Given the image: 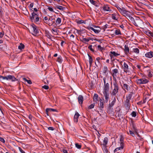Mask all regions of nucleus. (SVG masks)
<instances>
[{
    "label": "nucleus",
    "mask_w": 153,
    "mask_h": 153,
    "mask_svg": "<svg viewBox=\"0 0 153 153\" xmlns=\"http://www.w3.org/2000/svg\"><path fill=\"white\" fill-rule=\"evenodd\" d=\"M116 7L122 15L127 18H130L131 15L130 12L126 10L124 7L120 8L118 6Z\"/></svg>",
    "instance_id": "nucleus-1"
},
{
    "label": "nucleus",
    "mask_w": 153,
    "mask_h": 153,
    "mask_svg": "<svg viewBox=\"0 0 153 153\" xmlns=\"http://www.w3.org/2000/svg\"><path fill=\"white\" fill-rule=\"evenodd\" d=\"M4 80H6L7 81L11 80L13 82L17 81V79L14 76L10 75L5 76H0V80L2 81Z\"/></svg>",
    "instance_id": "nucleus-2"
},
{
    "label": "nucleus",
    "mask_w": 153,
    "mask_h": 153,
    "mask_svg": "<svg viewBox=\"0 0 153 153\" xmlns=\"http://www.w3.org/2000/svg\"><path fill=\"white\" fill-rule=\"evenodd\" d=\"M30 30L33 35H36L39 33L38 27L33 24L30 25Z\"/></svg>",
    "instance_id": "nucleus-3"
},
{
    "label": "nucleus",
    "mask_w": 153,
    "mask_h": 153,
    "mask_svg": "<svg viewBox=\"0 0 153 153\" xmlns=\"http://www.w3.org/2000/svg\"><path fill=\"white\" fill-rule=\"evenodd\" d=\"M104 75L105 76L103 77V79L104 84L108 83V81L111 80V76L109 75L108 73H104Z\"/></svg>",
    "instance_id": "nucleus-4"
},
{
    "label": "nucleus",
    "mask_w": 153,
    "mask_h": 153,
    "mask_svg": "<svg viewBox=\"0 0 153 153\" xmlns=\"http://www.w3.org/2000/svg\"><path fill=\"white\" fill-rule=\"evenodd\" d=\"M136 82L137 84L140 85L147 83L149 82V80L146 78H142L137 79L136 80Z\"/></svg>",
    "instance_id": "nucleus-5"
},
{
    "label": "nucleus",
    "mask_w": 153,
    "mask_h": 153,
    "mask_svg": "<svg viewBox=\"0 0 153 153\" xmlns=\"http://www.w3.org/2000/svg\"><path fill=\"white\" fill-rule=\"evenodd\" d=\"M131 97V95L130 94L126 96V100L124 104V106L125 107L128 108L129 107V105H130L129 102Z\"/></svg>",
    "instance_id": "nucleus-6"
},
{
    "label": "nucleus",
    "mask_w": 153,
    "mask_h": 153,
    "mask_svg": "<svg viewBox=\"0 0 153 153\" xmlns=\"http://www.w3.org/2000/svg\"><path fill=\"white\" fill-rule=\"evenodd\" d=\"M114 88L112 90V92L111 93L112 95L114 96L118 93L119 89V88L118 85L116 83H114L113 84Z\"/></svg>",
    "instance_id": "nucleus-7"
},
{
    "label": "nucleus",
    "mask_w": 153,
    "mask_h": 153,
    "mask_svg": "<svg viewBox=\"0 0 153 153\" xmlns=\"http://www.w3.org/2000/svg\"><path fill=\"white\" fill-rule=\"evenodd\" d=\"M109 84L107 83L106 84H104V85L103 92V94L109 93Z\"/></svg>",
    "instance_id": "nucleus-8"
},
{
    "label": "nucleus",
    "mask_w": 153,
    "mask_h": 153,
    "mask_svg": "<svg viewBox=\"0 0 153 153\" xmlns=\"http://www.w3.org/2000/svg\"><path fill=\"white\" fill-rule=\"evenodd\" d=\"M119 14L117 12L113 13L111 15V17L113 20L117 21L119 18Z\"/></svg>",
    "instance_id": "nucleus-9"
},
{
    "label": "nucleus",
    "mask_w": 153,
    "mask_h": 153,
    "mask_svg": "<svg viewBox=\"0 0 153 153\" xmlns=\"http://www.w3.org/2000/svg\"><path fill=\"white\" fill-rule=\"evenodd\" d=\"M110 56L111 58H112L114 56H117L120 55V53L117 51L116 52L114 51H111L110 52Z\"/></svg>",
    "instance_id": "nucleus-10"
},
{
    "label": "nucleus",
    "mask_w": 153,
    "mask_h": 153,
    "mask_svg": "<svg viewBox=\"0 0 153 153\" xmlns=\"http://www.w3.org/2000/svg\"><path fill=\"white\" fill-rule=\"evenodd\" d=\"M91 30L94 31L96 33H98L100 32L101 29L99 27H96V29H94L93 27H90Z\"/></svg>",
    "instance_id": "nucleus-11"
},
{
    "label": "nucleus",
    "mask_w": 153,
    "mask_h": 153,
    "mask_svg": "<svg viewBox=\"0 0 153 153\" xmlns=\"http://www.w3.org/2000/svg\"><path fill=\"white\" fill-rule=\"evenodd\" d=\"M101 8L103 10V11H111L109 7L107 5H103L101 7Z\"/></svg>",
    "instance_id": "nucleus-12"
},
{
    "label": "nucleus",
    "mask_w": 153,
    "mask_h": 153,
    "mask_svg": "<svg viewBox=\"0 0 153 153\" xmlns=\"http://www.w3.org/2000/svg\"><path fill=\"white\" fill-rule=\"evenodd\" d=\"M145 56L146 57L151 58L153 57V52L150 51L148 52L145 54Z\"/></svg>",
    "instance_id": "nucleus-13"
},
{
    "label": "nucleus",
    "mask_w": 153,
    "mask_h": 153,
    "mask_svg": "<svg viewBox=\"0 0 153 153\" xmlns=\"http://www.w3.org/2000/svg\"><path fill=\"white\" fill-rule=\"evenodd\" d=\"M108 138L107 137H105L104 138L103 143L101 144V145L102 146H107V144L108 143Z\"/></svg>",
    "instance_id": "nucleus-14"
},
{
    "label": "nucleus",
    "mask_w": 153,
    "mask_h": 153,
    "mask_svg": "<svg viewBox=\"0 0 153 153\" xmlns=\"http://www.w3.org/2000/svg\"><path fill=\"white\" fill-rule=\"evenodd\" d=\"M57 112V111L56 109H53V108H47L46 109V112L48 116V112Z\"/></svg>",
    "instance_id": "nucleus-15"
},
{
    "label": "nucleus",
    "mask_w": 153,
    "mask_h": 153,
    "mask_svg": "<svg viewBox=\"0 0 153 153\" xmlns=\"http://www.w3.org/2000/svg\"><path fill=\"white\" fill-rule=\"evenodd\" d=\"M120 146L119 147L117 148L114 150V152H115L121 149H123V143L122 142L120 143Z\"/></svg>",
    "instance_id": "nucleus-16"
},
{
    "label": "nucleus",
    "mask_w": 153,
    "mask_h": 153,
    "mask_svg": "<svg viewBox=\"0 0 153 153\" xmlns=\"http://www.w3.org/2000/svg\"><path fill=\"white\" fill-rule=\"evenodd\" d=\"M61 19L60 18H58L56 20V25L58 26L61 25Z\"/></svg>",
    "instance_id": "nucleus-17"
},
{
    "label": "nucleus",
    "mask_w": 153,
    "mask_h": 153,
    "mask_svg": "<svg viewBox=\"0 0 153 153\" xmlns=\"http://www.w3.org/2000/svg\"><path fill=\"white\" fill-rule=\"evenodd\" d=\"M79 116V114L77 112L76 113L74 117V121L76 123L77 122Z\"/></svg>",
    "instance_id": "nucleus-18"
},
{
    "label": "nucleus",
    "mask_w": 153,
    "mask_h": 153,
    "mask_svg": "<svg viewBox=\"0 0 153 153\" xmlns=\"http://www.w3.org/2000/svg\"><path fill=\"white\" fill-rule=\"evenodd\" d=\"M118 72V70L117 69H115L112 70V75L114 78L116 77Z\"/></svg>",
    "instance_id": "nucleus-19"
},
{
    "label": "nucleus",
    "mask_w": 153,
    "mask_h": 153,
    "mask_svg": "<svg viewBox=\"0 0 153 153\" xmlns=\"http://www.w3.org/2000/svg\"><path fill=\"white\" fill-rule=\"evenodd\" d=\"M76 23L78 24H85L86 23V20H76Z\"/></svg>",
    "instance_id": "nucleus-20"
},
{
    "label": "nucleus",
    "mask_w": 153,
    "mask_h": 153,
    "mask_svg": "<svg viewBox=\"0 0 153 153\" xmlns=\"http://www.w3.org/2000/svg\"><path fill=\"white\" fill-rule=\"evenodd\" d=\"M78 100L79 104H82L83 101V97L82 95H79L78 98Z\"/></svg>",
    "instance_id": "nucleus-21"
},
{
    "label": "nucleus",
    "mask_w": 153,
    "mask_h": 153,
    "mask_svg": "<svg viewBox=\"0 0 153 153\" xmlns=\"http://www.w3.org/2000/svg\"><path fill=\"white\" fill-rule=\"evenodd\" d=\"M107 147V146H102V148L104 153H108V151Z\"/></svg>",
    "instance_id": "nucleus-22"
},
{
    "label": "nucleus",
    "mask_w": 153,
    "mask_h": 153,
    "mask_svg": "<svg viewBox=\"0 0 153 153\" xmlns=\"http://www.w3.org/2000/svg\"><path fill=\"white\" fill-rule=\"evenodd\" d=\"M55 8L61 10H64L65 9V8L61 6L56 5L55 6Z\"/></svg>",
    "instance_id": "nucleus-23"
},
{
    "label": "nucleus",
    "mask_w": 153,
    "mask_h": 153,
    "mask_svg": "<svg viewBox=\"0 0 153 153\" xmlns=\"http://www.w3.org/2000/svg\"><path fill=\"white\" fill-rule=\"evenodd\" d=\"M123 68L124 71L126 72L128 71V65L125 62H124L123 64Z\"/></svg>",
    "instance_id": "nucleus-24"
},
{
    "label": "nucleus",
    "mask_w": 153,
    "mask_h": 153,
    "mask_svg": "<svg viewBox=\"0 0 153 153\" xmlns=\"http://www.w3.org/2000/svg\"><path fill=\"white\" fill-rule=\"evenodd\" d=\"M144 33L149 36L153 37V34L149 30L145 31Z\"/></svg>",
    "instance_id": "nucleus-25"
},
{
    "label": "nucleus",
    "mask_w": 153,
    "mask_h": 153,
    "mask_svg": "<svg viewBox=\"0 0 153 153\" xmlns=\"http://www.w3.org/2000/svg\"><path fill=\"white\" fill-rule=\"evenodd\" d=\"M93 100L96 102H97V101H98V96L97 94H94V96Z\"/></svg>",
    "instance_id": "nucleus-26"
},
{
    "label": "nucleus",
    "mask_w": 153,
    "mask_h": 153,
    "mask_svg": "<svg viewBox=\"0 0 153 153\" xmlns=\"http://www.w3.org/2000/svg\"><path fill=\"white\" fill-rule=\"evenodd\" d=\"M104 96L105 97V101L106 102H107L108 99H109V93H106V94H103Z\"/></svg>",
    "instance_id": "nucleus-27"
},
{
    "label": "nucleus",
    "mask_w": 153,
    "mask_h": 153,
    "mask_svg": "<svg viewBox=\"0 0 153 153\" xmlns=\"http://www.w3.org/2000/svg\"><path fill=\"white\" fill-rule=\"evenodd\" d=\"M48 10L51 12H54L53 8L51 6H48Z\"/></svg>",
    "instance_id": "nucleus-28"
},
{
    "label": "nucleus",
    "mask_w": 153,
    "mask_h": 153,
    "mask_svg": "<svg viewBox=\"0 0 153 153\" xmlns=\"http://www.w3.org/2000/svg\"><path fill=\"white\" fill-rule=\"evenodd\" d=\"M133 52L136 53L137 54H138L139 53V50L137 48H133Z\"/></svg>",
    "instance_id": "nucleus-29"
},
{
    "label": "nucleus",
    "mask_w": 153,
    "mask_h": 153,
    "mask_svg": "<svg viewBox=\"0 0 153 153\" xmlns=\"http://www.w3.org/2000/svg\"><path fill=\"white\" fill-rule=\"evenodd\" d=\"M99 100H100V106L101 108H103V101L101 99H100Z\"/></svg>",
    "instance_id": "nucleus-30"
},
{
    "label": "nucleus",
    "mask_w": 153,
    "mask_h": 153,
    "mask_svg": "<svg viewBox=\"0 0 153 153\" xmlns=\"http://www.w3.org/2000/svg\"><path fill=\"white\" fill-rule=\"evenodd\" d=\"M23 79L24 80L25 82H26L28 84L30 85L32 84V82L30 80H28L26 79L25 78H23Z\"/></svg>",
    "instance_id": "nucleus-31"
},
{
    "label": "nucleus",
    "mask_w": 153,
    "mask_h": 153,
    "mask_svg": "<svg viewBox=\"0 0 153 153\" xmlns=\"http://www.w3.org/2000/svg\"><path fill=\"white\" fill-rule=\"evenodd\" d=\"M124 51L127 53H128L129 52V49L128 45H126L125 46Z\"/></svg>",
    "instance_id": "nucleus-32"
},
{
    "label": "nucleus",
    "mask_w": 153,
    "mask_h": 153,
    "mask_svg": "<svg viewBox=\"0 0 153 153\" xmlns=\"http://www.w3.org/2000/svg\"><path fill=\"white\" fill-rule=\"evenodd\" d=\"M24 48V45L22 44H20V45L18 46V49L19 50H22Z\"/></svg>",
    "instance_id": "nucleus-33"
},
{
    "label": "nucleus",
    "mask_w": 153,
    "mask_h": 153,
    "mask_svg": "<svg viewBox=\"0 0 153 153\" xmlns=\"http://www.w3.org/2000/svg\"><path fill=\"white\" fill-rule=\"evenodd\" d=\"M147 73H148V76L149 77H151L152 76V74L150 70H148L147 71Z\"/></svg>",
    "instance_id": "nucleus-34"
},
{
    "label": "nucleus",
    "mask_w": 153,
    "mask_h": 153,
    "mask_svg": "<svg viewBox=\"0 0 153 153\" xmlns=\"http://www.w3.org/2000/svg\"><path fill=\"white\" fill-rule=\"evenodd\" d=\"M97 48L98 50L99 51H102L104 49V48L103 47H102L100 45H98L97 46Z\"/></svg>",
    "instance_id": "nucleus-35"
},
{
    "label": "nucleus",
    "mask_w": 153,
    "mask_h": 153,
    "mask_svg": "<svg viewBox=\"0 0 153 153\" xmlns=\"http://www.w3.org/2000/svg\"><path fill=\"white\" fill-rule=\"evenodd\" d=\"M89 63L90 65H91L93 62V59L92 57L90 55H88Z\"/></svg>",
    "instance_id": "nucleus-36"
},
{
    "label": "nucleus",
    "mask_w": 153,
    "mask_h": 153,
    "mask_svg": "<svg viewBox=\"0 0 153 153\" xmlns=\"http://www.w3.org/2000/svg\"><path fill=\"white\" fill-rule=\"evenodd\" d=\"M115 34L116 35H118L121 34V32L120 30L117 29L115 30Z\"/></svg>",
    "instance_id": "nucleus-37"
},
{
    "label": "nucleus",
    "mask_w": 153,
    "mask_h": 153,
    "mask_svg": "<svg viewBox=\"0 0 153 153\" xmlns=\"http://www.w3.org/2000/svg\"><path fill=\"white\" fill-rule=\"evenodd\" d=\"M57 61L59 63H61L62 61V59L61 56L58 57Z\"/></svg>",
    "instance_id": "nucleus-38"
},
{
    "label": "nucleus",
    "mask_w": 153,
    "mask_h": 153,
    "mask_svg": "<svg viewBox=\"0 0 153 153\" xmlns=\"http://www.w3.org/2000/svg\"><path fill=\"white\" fill-rule=\"evenodd\" d=\"M137 112L135 111H133L131 113V114L132 117H135L137 116Z\"/></svg>",
    "instance_id": "nucleus-39"
},
{
    "label": "nucleus",
    "mask_w": 153,
    "mask_h": 153,
    "mask_svg": "<svg viewBox=\"0 0 153 153\" xmlns=\"http://www.w3.org/2000/svg\"><path fill=\"white\" fill-rule=\"evenodd\" d=\"M37 16H38V15H36V16H34V17L33 16H31L30 17V19L31 21L33 22V21H35V18Z\"/></svg>",
    "instance_id": "nucleus-40"
},
{
    "label": "nucleus",
    "mask_w": 153,
    "mask_h": 153,
    "mask_svg": "<svg viewBox=\"0 0 153 153\" xmlns=\"http://www.w3.org/2000/svg\"><path fill=\"white\" fill-rule=\"evenodd\" d=\"M75 146L78 149H80L81 147V145L78 143H75Z\"/></svg>",
    "instance_id": "nucleus-41"
},
{
    "label": "nucleus",
    "mask_w": 153,
    "mask_h": 153,
    "mask_svg": "<svg viewBox=\"0 0 153 153\" xmlns=\"http://www.w3.org/2000/svg\"><path fill=\"white\" fill-rule=\"evenodd\" d=\"M89 1L91 4L96 6V3L95 1L93 0H90Z\"/></svg>",
    "instance_id": "nucleus-42"
},
{
    "label": "nucleus",
    "mask_w": 153,
    "mask_h": 153,
    "mask_svg": "<svg viewBox=\"0 0 153 153\" xmlns=\"http://www.w3.org/2000/svg\"><path fill=\"white\" fill-rule=\"evenodd\" d=\"M94 104H91L90 106H89L88 108L89 109H91L93 108L94 107Z\"/></svg>",
    "instance_id": "nucleus-43"
},
{
    "label": "nucleus",
    "mask_w": 153,
    "mask_h": 153,
    "mask_svg": "<svg viewBox=\"0 0 153 153\" xmlns=\"http://www.w3.org/2000/svg\"><path fill=\"white\" fill-rule=\"evenodd\" d=\"M129 132H130V134L132 136L134 137L135 136V135L133 131H131L130 130H129Z\"/></svg>",
    "instance_id": "nucleus-44"
},
{
    "label": "nucleus",
    "mask_w": 153,
    "mask_h": 153,
    "mask_svg": "<svg viewBox=\"0 0 153 153\" xmlns=\"http://www.w3.org/2000/svg\"><path fill=\"white\" fill-rule=\"evenodd\" d=\"M76 32L79 34H82V32L81 30H78L76 29Z\"/></svg>",
    "instance_id": "nucleus-45"
},
{
    "label": "nucleus",
    "mask_w": 153,
    "mask_h": 153,
    "mask_svg": "<svg viewBox=\"0 0 153 153\" xmlns=\"http://www.w3.org/2000/svg\"><path fill=\"white\" fill-rule=\"evenodd\" d=\"M35 21H33L34 22H38L39 20V18L38 16H37L35 18Z\"/></svg>",
    "instance_id": "nucleus-46"
},
{
    "label": "nucleus",
    "mask_w": 153,
    "mask_h": 153,
    "mask_svg": "<svg viewBox=\"0 0 153 153\" xmlns=\"http://www.w3.org/2000/svg\"><path fill=\"white\" fill-rule=\"evenodd\" d=\"M44 20L45 21V22L46 23H47L48 22L49 20H48V18L47 17L45 16L44 17Z\"/></svg>",
    "instance_id": "nucleus-47"
},
{
    "label": "nucleus",
    "mask_w": 153,
    "mask_h": 153,
    "mask_svg": "<svg viewBox=\"0 0 153 153\" xmlns=\"http://www.w3.org/2000/svg\"><path fill=\"white\" fill-rule=\"evenodd\" d=\"M42 88L46 90L48 89L49 88V87L47 85H44L42 86Z\"/></svg>",
    "instance_id": "nucleus-48"
},
{
    "label": "nucleus",
    "mask_w": 153,
    "mask_h": 153,
    "mask_svg": "<svg viewBox=\"0 0 153 153\" xmlns=\"http://www.w3.org/2000/svg\"><path fill=\"white\" fill-rule=\"evenodd\" d=\"M123 87L125 88H126L127 89H128V85L127 84H123Z\"/></svg>",
    "instance_id": "nucleus-49"
},
{
    "label": "nucleus",
    "mask_w": 153,
    "mask_h": 153,
    "mask_svg": "<svg viewBox=\"0 0 153 153\" xmlns=\"http://www.w3.org/2000/svg\"><path fill=\"white\" fill-rule=\"evenodd\" d=\"M0 141L4 143L5 142V141L4 139L2 137H0Z\"/></svg>",
    "instance_id": "nucleus-50"
},
{
    "label": "nucleus",
    "mask_w": 153,
    "mask_h": 153,
    "mask_svg": "<svg viewBox=\"0 0 153 153\" xmlns=\"http://www.w3.org/2000/svg\"><path fill=\"white\" fill-rule=\"evenodd\" d=\"M19 149L21 153H25L20 147H19Z\"/></svg>",
    "instance_id": "nucleus-51"
},
{
    "label": "nucleus",
    "mask_w": 153,
    "mask_h": 153,
    "mask_svg": "<svg viewBox=\"0 0 153 153\" xmlns=\"http://www.w3.org/2000/svg\"><path fill=\"white\" fill-rule=\"evenodd\" d=\"M88 48L91 51H94V50L92 48V45H90L88 46Z\"/></svg>",
    "instance_id": "nucleus-52"
},
{
    "label": "nucleus",
    "mask_w": 153,
    "mask_h": 153,
    "mask_svg": "<svg viewBox=\"0 0 153 153\" xmlns=\"http://www.w3.org/2000/svg\"><path fill=\"white\" fill-rule=\"evenodd\" d=\"M48 130H51V131L54 130V129L53 127H48Z\"/></svg>",
    "instance_id": "nucleus-53"
},
{
    "label": "nucleus",
    "mask_w": 153,
    "mask_h": 153,
    "mask_svg": "<svg viewBox=\"0 0 153 153\" xmlns=\"http://www.w3.org/2000/svg\"><path fill=\"white\" fill-rule=\"evenodd\" d=\"M83 41L85 42H88L89 41V39L85 38H84L83 39Z\"/></svg>",
    "instance_id": "nucleus-54"
},
{
    "label": "nucleus",
    "mask_w": 153,
    "mask_h": 153,
    "mask_svg": "<svg viewBox=\"0 0 153 153\" xmlns=\"http://www.w3.org/2000/svg\"><path fill=\"white\" fill-rule=\"evenodd\" d=\"M4 32H1L0 33V37L2 38L4 36Z\"/></svg>",
    "instance_id": "nucleus-55"
},
{
    "label": "nucleus",
    "mask_w": 153,
    "mask_h": 153,
    "mask_svg": "<svg viewBox=\"0 0 153 153\" xmlns=\"http://www.w3.org/2000/svg\"><path fill=\"white\" fill-rule=\"evenodd\" d=\"M104 73H106V72L108 71L107 68L106 67H104Z\"/></svg>",
    "instance_id": "nucleus-56"
},
{
    "label": "nucleus",
    "mask_w": 153,
    "mask_h": 153,
    "mask_svg": "<svg viewBox=\"0 0 153 153\" xmlns=\"http://www.w3.org/2000/svg\"><path fill=\"white\" fill-rule=\"evenodd\" d=\"M36 15H38L36 13H35L33 12L31 14V16L34 17V16H36Z\"/></svg>",
    "instance_id": "nucleus-57"
},
{
    "label": "nucleus",
    "mask_w": 153,
    "mask_h": 153,
    "mask_svg": "<svg viewBox=\"0 0 153 153\" xmlns=\"http://www.w3.org/2000/svg\"><path fill=\"white\" fill-rule=\"evenodd\" d=\"M33 5H34L33 3H31L29 5V7L31 8H32L33 6Z\"/></svg>",
    "instance_id": "nucleus-58"
},
{
    "label": "nucleus",
    "mask_w": 153,
    "mask_h": 153,
    "mask_svg": "<svg viewBox=\"0 0 153 153\" xmlns=\"http://www.w3.org/2000/svg\"><path fill=\"white\" fill-rule=\"evenodd\" d=\"M62 152L64 153H68L67 150L65 149H63L62 150Z\"/></svg>",
    "instance_id": "nucleus-59"
},
{
    "label": "nucleus",
    "mask_w": 153,
    "mask_h": 153,
    "mask_svg": "<svg viewBox=\"0 0 153 153\" xmlns=\"http://www.w3.org/2000/svg\"><path fill=\"white\" fill-rule=\"evenodd\" d=\"M120 141L121 142L120 143H121L122 142L123 143V138L122 136L120 138Z\"/></svg>",
    "instance_id": "nucleus-60"
},
{
    "label": "nucleus",
    "mask_w": 153,
    "mask_h": 153,
    "mask_svg": "<svg viewBox=\"0 0 153 153\" xmlns=\"http://www.w3.org/2000/svg\"><path fill=\"white\" fill-rule=\"evenodd\" d=\"M139 22L140 24V25H139L140 26H141V24H143V22L142 20H140L139 21Z\"/></svg>",
    "instance_id": "nucleus-61"
},
{
    "label": "nucleus",
    "mask_w": 153,
    "mask_h": 153,
    "mask_svg": "<svg viewBox=\"0 0 153 153\" xmlns=\"http://www.w3.org/2000/svg\"><path fill=\"white\" fill-rule=\"evenodd\" d=\"M28 117L30 120H32L33 117L31 115H29Z\"/></svg>",
    "instance_id": "nucleus-62"
},
{
    "label": "nucleus",
    "mask_w": 153,
    "mask_h": 153,
    "mask_svg": "<svg viewBox=\"0 0 153 153\" xmlns=\"http://www.w3.org/2000/svg\"><path fill=\"white\" fill-rule=\"evenodd\" d=\"M97 61H98V62H99V60L100 59V57H97L96 59Z\"/></svg>",
    "instance_id": "nucleus-63"
},
{
    "label": "nucleus",
    "mask_w": 153,
    "mask_h": 153,
    "mask_svg": "<svg viewBox=\"0 0 153 153\" xmlns=\"http://www.w3.org/2000/svg\"><path fill=\"white\" fill-rule=\"evenodd\" d=\"M147 7L148 8H149V9H150L151 8V6L150 5H147Z\"/></svg>",
    "instance_id": "nucleus-64"
}]
</instances>
